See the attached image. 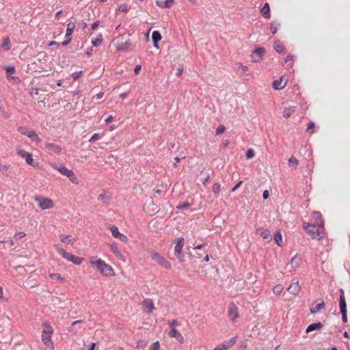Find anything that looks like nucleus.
Wrapping results in <instances>:
<instances>
[{"instance_id":"38","label":"nucleus","mask_w":350,"mask_h":350,"mask_svg":"<svg viewBox=\"0 0 350 350\" xmlns=\"http://www.w3.org/2000/svg\"><path fill=\"white\" fill-rule=\"evenodd\" d=\"M274 240L278 245H281V243L282 241V236L280 231L277 232L276 234H275Z\"/></svg>"},{"instance_id":"58","label":"nucleus","mask_w":350,"mask_h":350,"mask_svg":"<svg viewBox=\"0 0 350 350\" xmlns=\"http://www.w3.org/2000/svg\"><path fill=\"white\" fill-rule=\"evenodd\" d=\"M242 183H243L242 180L239 181L237 183V185L232 189L231 191L234 192L235 191H237V189H238V188L242 185Z\"/></svg>"},{"instance_id":"18","label":"nucleus","mask_w":350,"mask_h":350,"mask_svg":"<svg viewBox=\"0 0 350 350\" xmlns=\"http://www.w3.org/2000/svg\"><path fill=\"white\" fill-rule=\"evenodd\" d=\"M287 291L291 295H297L301 291V287L299 284V281L292 283L287 288Z\"/></svg>"},{"instance_id":"34","label":"nucleus","mask_w":350,"mask_h":350,"mask_svg":"<svg viewBox=\"0 0 350 350\" xmlns=\"http://www.w3.org/2000/svg\"><path fill=\"white\" fill-rule=\"evenodd\" d=\"M293 61H294V56L291 55H287L284 59V62L287 64V66L288 68H291L293 66Z\"/></svg>"},{"instance_id":"36","label":"nucleus","mask_w":350,"mask_h":350,"mask_svg":"<svg viewBox=\"0 0 350 350\" xmlns=\"http://www.w3.org/2000/svg\"><path fill=\"white\" fill-rule=\"evenodd\" d=\"M236 342V337L232 338L230 340L222 343L226 347V349L232 347Z\"/></svg>"},{"instance_id":"51","label":"nucleus","mask_w":350,"mask_h":350,"mask_svg":"<svg viewBox=\"0 0 350 350\" xmlns=\"http://www.w3.org/2000/svg\"><path fill=\"white\" fill-rule=\"evenodd\" d=\"M26 236V233L24 232H18L15 234L14 237L18 239H21L23 237H25Z\"/></svg>"},{"instance_id":"46","label":"nucleus","mask_w":350,"mask_h":350,"mask_svg":"<svg viewBox=\"0 0 350 350\" xmlns=\"http://www.w3.org/2000/svg\"><path fill=\"white\" fill-rule=\"evenodd\" d=\"M160 344L159 341H157L151 345L149 350H159Z\"/></svg>"},{"instance_id":"39","label":"nucleus","mask_w":350,"mask_h":350,"mask_svg":"<svg viewBox=\"0 0 350 350\" xmlns=\"http://www.w3.org/2000/svg\"><path fill=\"white\" fill-rule=\"evenodd\" d=\"M49 277L52 280H59L61 282H64V279L63 278H62V276L59 273H50Z\"/></svg>"},{"instance_id":"48","label":"nucleus","mask_w":350,"mask_h":350,"mask_svg":"<svg viewBox=\"0 0 350 350\" xmlns=\"http://www.w3.org/2000/svg\"><path fill=\"white\" fill-rule=\"evenodd\" d=\"M314 125L315 124H314V123L313 122H310L308 123L306 131L308 132V133H314L313 129L314 127Z\"/></svg>"},{"instance_id":"62","label":"nucleus","mask_w":350,"mask_h":350,"mask_svg":"<svg viewBox=\"0 0 350 350\" xmlns=\"http://www.w3.org/2000/svg\"><path fill=\"white\" fill-rule=\"evenodd\" d=\"M142 69V66L141 65H137L134 69V72L135 75H138L139 71L141 70Z\"/></svg>"},{"instance_id":"10","label":"nucleus","mask_w":350,"mask_h":350,"mask_svg":"<svg viewBox=\"0 0 350 350\" xmlns=\"http://www.w3.org/2000/svg\"><path fill=\"white\" fill-rule=\"evenodd\" d=\"M17 154L18 156H20L21 158L24 159L26 161V163L28 165H30L31 166H37L35 165L32 154L22 149H17Z\"/></svg>"},{"instance_id":"12","label":"nucleus","mask_w":350,"mask_h":350,"mask_svg":"<svg viewBox=\"0 0 350 350\" xmlns=\"http://www.w3.org/2000/svg\"><path fill=\"white\" fill-rule=\"evenodd\" d=\"M108 247L110 251L119 259L122 260L123 262H125L126 258L125 256L121 253L120 251L118 244L116 243H112L108 244Z\"/></svg>"},{"instance_id":"19","label":"nucleus","mask_w":350,"mask_h":350,"mask_svg":"<svg viewBox=\"0 0 350 350\" xmlns=\"http://www.w3.org/2000/svg\"><path fill=\"white\" fill-rule=\"evenodd\" d=\"M55 250L65 259L69 261L71 256V253L67 252L65 250L62 249L59 244L54 245Z\"/></svg>"},{"instance_id":"47","label":"nucleus","mask_w":350,"mask_h":350,"mask_svg":"<svg viewBox=\"0 0 350 350\" xmlns=\"http://www.w3.org/2000/svg\"><path fill=\"white\" fill-rule=\"evenodd\" d=\"M190 204L189 202H184L183 204H179L176 206V208L177 209H186V208H188L190 207Z\"/></svg>"},{"instance_id":"32","label":"nucleus","mask_w":350,"mask_h":350,"mask_svg":"<svg viewBox=\"0 0 350 350\" xmlns=\"http://www.w3.org/2000/svg\"><path fill=\"white\" fill-rule=\"evenodd\" d=\"M288 164L289 167H293L296 168L299 164L298 160L293 156H292L288 161Z\"/></svg>"},{"instance_id":"8","label":"nucleus","mask_w":350,"mask_h":350,"mask_svg":"<svg viewBox=\"0 0 350 350\" xmlns=\"http://www.w3.org/2000/svg\"><path fill=\"white\" fill-rule=\"evenodd\" d=\"M35 200L38 202L39 207L42 210H47L53 208L54 203L52 200L48 198L38 197Z\"/></svg>"},{"instance_id":"3","label":"nucleus","mask_w":350,"mask_h":350,"mask_svg":"<svg viewBox=\"0 0 350 350\" xmlns=\"http://www.w3.org/2000/svg\"><path fill=\"white\" fill-rule=\"evenodd\" d=\"M43 327L42 333V341L48 347H53V342L51 341V336L53 333V328L47 322H44L42 324Z\"/></svg>"},{"instance_id":"16","label":"nucleus","mask_w":350,"mask_h":350,"mask_svg":"<svg viewBox=\"0 0 350 350\" xmlns=\"http://www.w3.org/2000/svg\"><path fill=\"white\" fill-rule=\"evenodd\" d=\"M312 217L314 220V224L319 228L324 229V221L320 212H314Z\"/></svg>"},{"instance_id":"1","label":"nucleus","mask_w":350,"mask_h":350,"mask_svg":"<svg viewBox=\"0 0 350 350\" xmlns=\"http://www.w3.org/2000/svg\"><path fill=\"white\" fill-rule=\"evenodd\" d=\"M91 265L97 268L99 272L107 277L113 276L115 275L114 271L111 265L107 264L103 260L97 258L96 257H91L90 259Z\"/></svg>"},{"instance_id":"4","label":"nucleus","mask_w":350,"mask_h":350,"mask_svg":"<svg viewBox=\"0 0 350 350\" xmlns=\"http://www.w3.org/2000/svg\"><path fill=\"white\" fill-rule=\"evenodd\" d=\"M51 165L53 168L59 171L62 175L67 176L73 184L77 185L79 183L77 177L72 170L66 168L62 164H52Z\"/></svg>"},{"instance_id":"29","label":"nucleus","mask_w":350,"mask_h":350,"mask_svg":"<svg viewBox=\"0 0 350 350\" xmlns=\"http://www.w3.org/2000/svg\"><path fill=\"white\" fill-rule=\"evenodd\" d=\"M75 27V25L74 23H69L67 25V29L65 35L66 38H70V36L72 34Z\"/></svg>"},{"instance_id":"28","label":"nucleus","mask_w":350,"mask_h":350,"mask_svg":"<svg viewBox=\"0 0 350 350\" xmlns=\"http://www.w3.org/2000/svg\"><path fill=\"white\" fill-rule=\"evenodd\" d=\"M295 111V107H288L284 109L283 116L286 118H289Z\"/></svg>"},{"instance_id":"25","label":"nucleus","mask_w":350,"mask_h":350,"mask_svg":"<svg viewBox=\"0 0 350 350\" xmlns=\"http://www.w3.org/2000/svg\"><path fill=\"white\" fill-rule=\"evenodd\" d=\"M260 12L266 18H269L271 17L270 8L268 3L264 4L263 7L260 10Z\"/></svg>"},{"instance_id":"55","label":"nucleus","mask_w":350,"mask_h":350,"mask_svg":"<svg viewBox=\"0 0 350 350\" xmlns=\"http://www.w3.org/2000/svg\"><path fill=\"white\" fill-rule=\"evenodd\" d=\"M146 345V343L145 342V341L139 340V341L137 342L136 347L137 349L144 348Z\"/></svg>"},{"instance_id":"63","label":"nucleus","mask_w":350,"mask_h":350,"mask_svg":"<svg viewBox=\"0 0 350 350\" xmlns=\"http://www.w3.org/2000/svg\"><path fill=\"white\" fill-rule=\"evenodd\" d=\"M239 68H241V70L243 72H246L247 70V67L246 66H244L241 63H239Z\"/></svg>"},{"instance_id":"22","label":"nucleus","mask_w":350,"mask_h":350,"mask_svg":"<svg viewBox=\"0 0 350 350\" xmlns=\"http://www.w3.org/2000/svg\"><path fill=\"white\" fill-rule=\"evenodd\" d=\"M46 148L54 153H59L62 150V147L57 144H53V143H47L45 145Z\"/></svg>"},{"instance_id":"35","label":"nucleus","mask_w":350,"mask_h":350,"mask_svg":"<svg viewBox=\"0 0 350 350\" xmlns=\"http://www.w3.org/2000/svg\"><path fill=\"white\" fill-rule=\"evenodd\" d=\"M274 48L278 53H282L284 50V46L283 43L280 42H275Z\"/></svg>"},{"instance_id":"50","label":"nucleus","mask_w":350,"mask_h":350,"mask_svg":"<svg viewBox=\"0 0 350 350\" xmlns=\"http://www.w3.org/2000/svg\"><path fill=\"white\" fill-rule=\"evenodd\" d=\"M246 158L247 159H252L254 157V151L252 149H250L248 150L247 152H246Z\"/></svg>"},{"instance_id":"21","label":"nucleus","mask_w":350,"mask_h":350,"mask_svg":"<svg viewBox=\"0 0 350 350\" xmlns=\"http://www.w3.org/2000/svg\"><path fill=\"white\" fill-rule=\"evenodd\" d=\"M340 301H339V306L340 309V312L347 311V305L345 298L344 291L341 288L340 289Z\"/></svg>"},{"instance_id":"53","label":"nucleus","mask_w":350,"mask_h":350,"mask_svg":"<svg viewBox=\"0 0 350 350\" xmlns=\"http://www.w3.org/2000/svg\"><path fill=\"white\" fill-rule=\"evenodd\" d=\"M99 139V135H98V133H94V134L92 136V137L90 139L89 142H90V143H93V142H96V141L97 139Z\"/></svg>"},{"instance_id":"6","label":"nucleus","mask_w":350,"mask_h":350,"mask_svg":"<svg viewBox=\"0 0 350 350\" xmlns=\"http://www.w3.org/2000/svg\"><path fill=\"white\" fill-rule=\"evenodd\" d=\"M185 244V239L183 237L177 239V241L174 247V254L180 262L184 261V256L182 254L183 247Z\"/></svg>"},{"instance_id":"23","label":"nucleus","mask_w":350,"mask_h":350,"mask_svg":"<svg viewBox=\"0 0 350 350\" xmlns=\"http://www.w3.org/2000/svg\"><path fill=\"white\" fill-rule=\"evenodd\" d=\"M70 235H66V234H61L59 235V239H60V241L64 244H70V245H73L75 241V239H70Z\"/></svg>"},{"instance_id":"42","label":"nucleus","mask_w":350,"mask_h":350,"mask_svg":"<svg viewBox=\"0 0 350 350\" xmlns=\"http://www.w3.org/2000/svg\"><path fill=\"white\" fill-rule=\"evenodd\" d=\"M260 235L264 239H268L271 237V232L269 230H264L260 232Z\"/></svg>"},{"instance_id":"59","label":"nucleus","mask_w":350,"mask_h":350,"mask_svg":"<svg viewBox=\"0 0 350 350\" xmlns=\"http://www.w3.org/2000/svg\"><path fill=\"white\" fill-rule=\"evenodd\" d=\"M342 314V319L344 323L347 322V311L345 312H340Z\"/></svg>"},{"instance_id":"52","label":"nucleus","mask_w":350,"mask_h":350,"mask_svg":"<svg viewBox=\"0 0 350 350\" xmlns=\"http://www.w3.org/2000/svg\"><path fill=\"white\" fill-rule=\"evenodd\" d=\"M119 11L122 12H126L128 11V8L126 4H122L119 6Z\"/></svg>"},{"instance_id":"15","label":"nucleus","mask_w":350,"mask_h":350,"mask_svg":"<svg viewBox=\"0 0 350 350\" xmlns=\"http://www.w3.org/2000/svg\"><path fill=\"white\" fill-rule=\"evenodd\" d=\"M228 317L232 321H234L239 317V312L237 307L231 304L228 308Z\"/></svg>"},{"instance_id":"33","label":"nucleus","mask_w":350,"mask_h":350,"mask_svg":"<svg viewBox=\"0 0 350 350\" xmlns=\"http://www.w3.org/2000/svg\"><path fill=\"white\" fill-rule=\"evenodd\" d=\"M161 35L159 31H154L152 35L153 42H158L161 40Z\"/></svg>"},{"instance_id":"27","label":"nucleus","mask_w":350,"mask_h":350,"mask_svg":"<svg viewBox=\"0 0 350 350\" xmlns=\"http://www.w3.org/2000/svg\"><path fill=\"white\" fill-rule=\"evenodd\" d=\"M323 327V324L320 322L310 324L306 329V332H310L315 329H320Z\"/></svg>"},{"instance_id":"64","label":"nucleus","mask_w":350,"mask_h":350,"mask_svg":"<svg viewBox=\"0 0 350 350\" xmlns=\"http://www.w3.org/2000/svg\"><path fill=\"white\" fill-rule=\"evenodd\" d=\"M99 25V21H96L92 25V29L95 30Z\"/></svg>"},{"instance_id":"30","label":"nucleus","mask_w":350,"mask_h":350,"mask_svg":"<svg viewBox=\"0 0 350 350\" xmlns=\"http://www.w3.org/2000/svg\"><path fill=\"white\" fill-rule=\"evenodd\" d=\"M11 43L8 37L4 38L3 43L1 45V48L5 51H9L11 48Z\"/></svg>"},{"instance_id":"5","label":"nucleus","mask_w":350,"mask_h":350,"mask_svg":"<svg viewBox=\"0 0 350 350\" xmlns=\"http://www.w3.org/2000/svg\"><path fill=\"white\" fill-rule=\"evenodd\" d=\"M150 257L152 260L157 262L159 265H161L163 268L166 269H171L170 262L165 258L161 256L159 253L156 252H151Z\"/></svg>"},{"instance_id":"2","label":"nucleus","mask_w":350,"mask_h":350,"mask_svg":"<svg viewBox=\"0 0 350 350\" xmlns=\"http://www.w3.org/2000/svg\"><path fill=\"white\" fill-rule=\"evenodd\" d=\"M303 228L312 239H321L324 235V229L308 222H303Z\"/></svg>"},{"instance_id":"44","label":"nucleus","mask_w":350,"mask_h":350,"mask_svg":"<svg viewBox=\"0 0 350 350\" xmlns=\"http://www.w3.org/2000/svg\"><path fill=\"white\" fill-rule=\"evenodd\" d=\"M174 3V0H165L163 2V8H170Z\"/></svg>"},{"instance_id":"60","label":"nucleus","mask_w":350,"mask_h":350,"mask_svg":"<svg viewBox=\"0 0 350 350\" xmlns=\"http://www.w3.org/2000/svg\"><path fill=\"white\" fill-rule=\"evenodd\" d=\"M213 350H227L226 347L221 343L216 347Z\"/></svg>"},{"instance_id":"9","label":"nucleus","mask_w":350,"mask_h":350,"mask_svg":"<svg viewBox=\"0 0 350 350\" xmlns=\"http://www.w3.org/2000/svg\"><path fill=\"white\" fill-rule=\"evenodd\" d=\"M18 130L21 133L31 138L33 141H36L38 142H39L40 141L38 135L33 130H29L27 128L24 127V126L18 127Z\"/></svg>"},{"instance_id":"57","label":"nucleus","mask_w":350,"mask_h":350,"mask_svg":"<svg viewBox=\"0 0 350 350\" xmlns=\"http://www.w3.org/2000/svg\"><path fill=\"white\" fill-rule=\"evenodd\" d=\"M270 30L273 34L275 33L278 31L277 25L275 24H274L273 23H271V27H270Z\"/></svg>"},{"instance_id":"14","label":"nucleus","mask_w":350,"mask_h":350,"mask_svg":"<svg viewBox=\"0 0 350 350\" xmlns=\"http://www.w3.org/2000/svg\"><path fill=\"white\" fill-rule=\"evenodd\" d=\"M319 301V303H317V301H316L315 303L312 304V307L310 308L311 314H317L319 311L325 308V304L324 301L323 299H320Z\"/></svg>"},{"instance_id":"49","label":"nucleus","mask_w":350,"mask_h":350,"mask_svg":"<svg viewBox=\"0 0 350 350\" xmlns=\"http://www.w3.org/2000/svg\"><path fill=\"white\" fill-rule=\"evenodd\" d=\"M101 42H102V38H101V36H100V38L92 40V44L94 46H98L101 44Z\"/></svg>"},{"instance_id":"54","label":"nucleus","mask_w":350,"mask_h":350,"mask_svg":"<svg viewBox=\"0 0 350 350\" xmlns=\"http://www.w3.org/2000/svg\"><path fill=\"white\" fill-rule=\"evenodd\" d=\"M82 323H83V320H77V321H74L72 323V327L70 328V331H73L74 327H75V325H79V324H82Z\"/></svg>"},{"instance_id":"56","label":"nucleus","mask_w":350,"mask_h":350,"mask_svg":"<svg viewBox=\"0 0 350 350\" xmlns=\"http://www.w3.org/2000/svg\"><path fill=\"white\" fill-rule=\"evenodd\" d=\"M98 200L100 201H103L105 203L107 202V199L105 194H100L98 196Z\"/></svg>"},{"instance_id":"17","label":"nucleus","mask_w":350,"mask_h":350,"mask_svg":"<svg viewBox=\"0 0 350 350\" xmlns=\"http://www.w3.org/2000/svg\"><path fill=\"white\" fill-rule=\"evenodd\" d=\"M168 336L171 338H176L180 343L184 342V338L183 335L175 327L170 329V331L168 333Z\"/></svg>"},{"instance_id":"43","label":"nucleus","mask_w":350,"mask_h":350,"mask_svg":"<svg viewBox=\"0 0 350 350\" xmlns=\"http://www.w3.org/2000/svg\"><path fill=\"white\" fill-rule=\"evenodd\" d=\"M10 168V165H3L0 164V172L3 174L7 175V172Z\"/></svg>"},{"instance_id":"26","label":"nucleus","mask_w":350,"mask_h":350,"mask_svg":"<svg viewBox=\"0 0 350 350\" xmlns=\"http://www.w3.org/2000/svg\"><path fill=\"white\" fill-rule=\"evenodd\" d=\"M286 85V82H283V77L280 80L274 81L273 83V87L275 90H282Z\"/></svg>"},{"instance_id":"24","label":"nucleus","mask_w":350,"mask_h":350,"mask_svg":"<svg viewBox=\"0 0 350 350\" xmlns=\"http://www.w3.org/2000/svg\"><path fill=\"white\" fill-rule=\"evenodd\" d=\"M301 264V258L297 255H295L292 258L291 260V267L294 269L298 268Z\"/></svg>"},{"instance_id":"61","label":"nucleus","mask_w":350,"mask_h":350,"mask_svg":"<svg viewBox=\"0 0 350 350\" xmlns=\"http://www.w3.org/2000/svg\"><path fill=\"white\" fill-rule=\"evenodd\" d=\"M82 71L74 72L72 76L74 79H78L81 75Z\"/></svg>"},{"instance_id":"7","label":"nucleus","mask_w":350,"mask_h":350,"mask_svg":"<svg viewBox=\"0 0 350 350\" xmlns=\"http://www.w3.org/2000/svg\"><path fill=\"white\" fill-rule=\"evenodd\" d=\"M108 228L110 230L111 232V235L113 238L120 240V241L126 243L129 241L127 237L123 233L119 231V229L117 226L113 225H110Z\"/></svg>"},{"instance_id":"45","label":"nucleus","mask_w":350,"mask_h":350,"mask_svg":"<svg viewBox=\"0 0 350 350\" xmlns=\"http://www.w3.org/2000/svg\"><path fill=\"white\" fill-rule=\"evenodd\" d=\"M226 128L224 125L221 124L217 126L216 129V135H219L225 132Z\"/></svg>"},{"instance_id":"31","label":"nucleus","mask_w":350,"mask_h":350,"mask_svg":"<svg viewBox=\"0 0 350 350\" xmlns=\"http://www.w3.org/2000/svg\"><path fill=\"white\" fill-rule=\"evenodd\" d=\"M83 258H80L79 256H76L75 255H72L71 258H70L69 261L72 262L73 264L79 265L83 262Z\"/></svg>"},{"instance_id":"37","label":"nucleus","mask_w":350,"mask_h":350,"mask_svg":"<svg viewBox=\"0 0 350 350\" xmlns=\"http://www.w3.org/2000/svg\"><path fill=\"white\" fill-rule=\"evenodd\" d=\"M283 289L284 288L282 284H277L273 288V292L275 295H280Z\"/></svg>"},{"instance_id":"13","label":"nucleus","mask_w":350,"mask_h":350,"mask_svg":"<svg viewBox=\"0 0 350 350\" xmlns=\"http://www.w3.org/2000/svg\"><path fill=\"white\" fill-rule=\"evenodd\" d=\"M131 44L128 41H123V38H118L115 44L116 48L118 51H126L129 49Z\"/></svg>"},{"instance_id":"41","label":"nucleus","mask_w":350,"mask_h":350,"mask_svg":"<svg viewBox=\"0 0 350 350\" xmlns=\"http://www.w3.org/2000/svg\"><path fill=\"white\" fill-rule=\"evenodd\" d=\"M5 70H6L8 78L11 77V75L16 71L14 66H6L5 67Z\"/></svg>"},{"instance_id":"11","label":"nucleus","mask_w":350,"mask_h":350,"mask_svg":"<svg viewBox=\"0 0 350 350\" xmlns=\"http://www.w3.org/2000/svg\"><path fill=\"white\" fill-rule=\"evenodd\" d=\"M265 53V50L263 47L258 48L251 55L252 61L255 63L260 62L262 59Z\"/></svg>"},{"instance_id":"40","label":"nucleus","mask_w":350,"mask_h":350,"mask_svg":"<svg viewBox=\"0 0 350 350\" xmlns=\"http://www.w3.org/2000/svg\"><path fill=\"white\" fill-rule=\"evenodd\" d=\"M212 189H213V192L216 196V197H218L219 193L220 191V184L218 183H214Z\"/></svg>"},{"instance_id":"20","label":"nucleus","mask_w":350,"mask_h":350,"mask_svg":"<svg viewBox=\"0 0 350 350\" xmlns=\"http://www.w3.org/2000/svg\"><path fill=\"white\" fill-rule=\"evenodd\" d=\"M144 310L148 313H150L154 309V305L151 299H146L143 302Z\"/></svg>"}]
</instances>
